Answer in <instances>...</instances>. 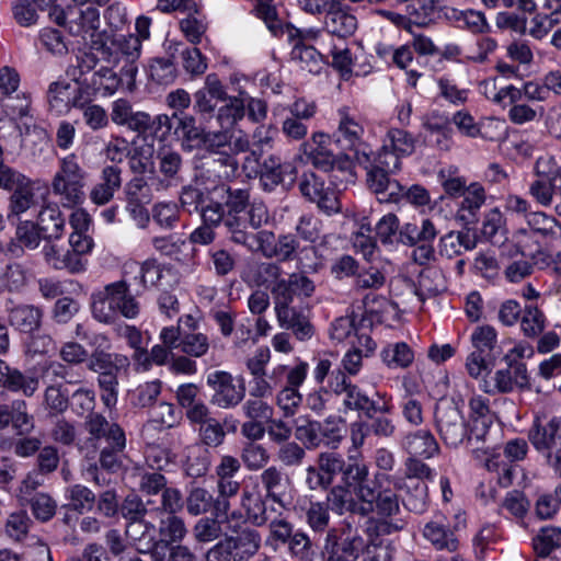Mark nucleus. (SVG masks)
<instances>
[{"label":"nucleus","instance_id":"nucleus-46","mask_svg":"<svg viewBox=\"0 0 561 561\" xmlns=\"http://www.w3.org/2000/svg\"><path fill=\"white\" fill-rule=\"evenodd\" d=\"M150 80L159 85L172 84L178 78L173 57H153L148 65Z\"/></svg>","mask_w":561,"mask_h":561},{"label":"nucleus","instance_id":"nucleus-29","mask_svg":"<svg viewBox=\"0 0 561 561\" xmlns=\"http://www.w3.org/2000/svg\"><path fill=\"white\" fill-rule=\"evenodd\" d=\"M159 172L162 178H153L152 185L154 191H167L173 185H176L180 180V173L183 168L182 156L173 150H162L158 154Z\"/></svg>","mask_w":561,"mask_h":561},{"label":"nucleus","instance_id":"nucleus-63","mask_svg":"<svg viewBox=\"0 0 561 561\" xmlns=\"http://www.w3.org/2000/svg\"><path fill=\"white\" fill-rule=\"evenodd\" d=\"M482 234L493 244L503 243L505 237V225L502 213L493 208L486 213L482 224Z\"/></svg>","mask_w":561,"mask_h":561},{"label":"nucleus","instance_id":"nucleus-55","mask_svg":"<svg viewBox=\"0 0 561 561\" xmlns=\"http://www.w3.org/2000/svg\"><path fill=\"white\" fill-rule=\"evenodd\" d=\"M291 59L299 62L302 70L317 75L323 68L322 55L312 46L297 43L291 50Z\"/></svg>","mask_w":561,"mask_h":561},{"label":"nucleus","instance_id":"nucleus-60","mask_svg":"<svg viewBox=\"0 0 561 561\" xmlns=\"http://www.w3.org/2000/svg\"><path fill=\"white\" fill-rule=\"evenodd\" d=\"M245 93L241 92L239 96L229 99V103L221 106L217 113V121L221 128H229L245 115Z\"/></svg>","mask_w":561,"mask_h":561},{"label":"nucleus","instance_id":"nucleus-52","mask_svg":"<svg viewBox=\"0 0 561 561\" xmlns=\"http://www.w3.org/2000/svg\"><path fill=\"white\" fill-rule=\"evenodd\" d=\"M561 187V175L545 181H534L529 185L530 196L541 206H552Z\"/></svg>","mask_w":561,"mask_h":561},{"label":"nucleus","instance_id":"nucleus-43","mask_svg":"<svg viewBox=\"0 0 561 561\" xmlns=\"http://www.w3.org/2000/svg\"><path fill=\"white\" fill-rule=\"evenodd\" d=\"M529 229L545 239L556 240L561 238V225L559 221L543 211H531L526 215Z\"/></svg>","mask_w":561,"mask_h":561},{"label":"nucleus","instance_id":"nucleus-58","mask_svg":"<svg viewBox=\"0 0 561 561\" xmlns=\"http://www.w3.org/2000/svg\"><path fill=\"white\" fill-rule=\"evenodd\" d=\"M330 519L329 505L324 502H310L305 510V522L316 534L328 533Z\"/></svg>","mask_w":561,"mask_h":561},{"label":"nucleus","instance_id":"nucleus-19","mask_svg":"<svg viewBox=\"0 0 561 561\" xmlns=\"http://www.w3.org/2000/svg\"><path fill=\"white\" fill-rule=\"evenodd\" d=\"M344 486L353 493H362L374 490L375 484L380 481H389L386 474H377L374 480L369 478V469L363 459L356 457H348L347 461L344 460V468L341 474Z\"/></svg>","mask_w":561,"mask_h":561},{"label":"nucleus","instance_id":"nucleus-56","mask_svg":"<svg viewBox=\"0 0 561 561\" xmlns=\"http://www.w3.org/2000/svg\"><path fill=\"white\" fill-rule=\"evenodd\" d=\"M39 379L36 376L23 374L16 368L10 367L3 388L11 392H22L25 397H33L38 390Z\"/></svg>","mask_w":561,"mask_h":561},{"label":"nucleus","instance_id":"nucleus-54","mask_svg":"<svg viewBox=\"0 0 561 561\" xmlns=\"http://www.w3.org/2000/svg\"><path fill=\"white\" fill-rule=\"evenodd\" d=\"M11 193L10 214L8 215L9 218L11 216H19L20 214L25 213L36 204L34 186L31 179H27Z\"/></svg>","mask_w":561,"mask_h":561},{"label":"nucleus","instance_id":"nucleus-48","mask_svg":"<svg viewBox=\"0 0 561 561\" xmlns=\"http://www.w3.org/2000/svg\"><path fill=\"white\" fill-rule=\"evenodd\" d=\"M234 536H228L236 550L241 558L253 557L261 547V535L257 530L251 527H244L234 531Z\"/></svg>","mask_w":561,"mask_h":561},{"label":"nucleus","instance_id":"nucleus-28","mask_svg":"<svg viewBox=\"0 0 561 561\" xmlns=\"http://www.w3.org/2000/svg\"><path fill=\"white\" fill-rule=\"evenodd\" d=\"M121 186L122 169L118 165H105L100 173L99 182L91 188L89 197L95 205H106L114 198Z\"/></svg>","mask_w":561,"mask_h":561},{"label":"nucleus","instance_id":"nucleus-1","mask_svg":"<svg viewBox=\"0 0 561 561\" xmlns=\"http://www.w3.org/2000/svg\"><path fill=\"white\" fill-rule=\"evenodd\" d=\"M91 310L99 322L111 323L117 314L126 319L137 318L140 304L131 295L129 285L125 280H118L91 295Z\"/></svg>","mask_w":561,"mask_h":561},{"label":"nucleus","instance_id":"nucleus-30","mask_svg":"<svg viewBox=\"0 0 561 561\" xmlns=\"http://www.w3.org/2000/svg\"><path fill=\"white\" fill-rule=\"evenodd\" d=\"M265 499L283 505L284 497L290 488V478L276 466L264 468L259 476Z\"/></svg>","mask_w":561,"mask_h":561},{"label":"nucleus","instance_id":"nucleus-33","mask_svg":"<svg viewBox=\"0 0 561 561\" xmlns=\"http://www.w3.org/2000/svg\"><path fill=\"white\" fill-rule=\"evenodd\" d=\"M438 234L434 222L428 218H422L405 222L399 230L398 241L408 247H415L419 243L433 242Z\"/></svg>","mask_w":561,"mask_h":561},{"label":"nucleus","instance_id":"nucleus-2","mask_svg":"<svg viewBox=\"0 0 561 561\" xmlns=\"http://www.w3.org/2000/svg\"><path fill=\"white\" fill-rule=\"evenodd\" d=\"M298 271L271 286L276 318L286 319L295 308L291 304L295 299L311 298L316 293L314 282L306 275L307 271H316L317 266L304 263V257L298 260Z\"/></svg>","mask_w":561,"mask_h":561},{"label":"nucleus","instance_id":"nucleus-39","mask_svg":"<svg viewBox=\"0 0 561 561\" xmlns=\"http://www.w3.org/2000/svg\"><path fill=\"white\" fill-rule=\"evenodd\" d=\"M83 427L89 434L87 444L92 447H100V434L105 433V431H107V434H112L113 440H118L121 436V426L107 421L103 414L98 412L85 416Z\"/></svg>","mask_w":561,"mask_h":561},{"label":"nucleus","instance_id":"nucleus-40","mask_svg":"<svg viewBox=\"0 0 561 561\" xmlns=\"http://www.w3.org/2000/svg\"><path fill=\"white\" fill-rule=\"evenodd\" d=\"M188 530L183 517L169 514L160 518L157 528V539L169 545L181 543L187 536Z\"/></svg>","mask_w":561,"mask_h":561},{"label":"nucleus","instance_id":"nucleus-17","mask_svg":"<svg viewBox=\"0 0 561 561\" xmlns=\"http://www.w3.org/2000/svg\"><path fill=\"white\" fill-rule=\"evenodd\" d=\"M366 548L364 538L357 530H343L340 535L330 529L325 537V550L344 561H356Z\"/></svg>","mask_w":561,"mask_h":561},{"label":"nucleus","instance_id":"nucleus-18","mask_svg":"<svg viewBox=\"0 0 561 561\" xmlns=\"http://www.w3.org/2000/svg\"><path fill=\"white\" fill-rule=\"evenodd\" d=\"M529 386L526 365H506L497 369L490 380H483L482 390L488 394L511 393L516 388L524 389Z\"/></svg>","mask_w":561,"mask_h":561},{"label":"nucleus","instance_id":"nucleus-32","mask_svg":"<svg viewBox=\"0 0 561 561\" xmlns=\"http://www.w3.org/2000/svg\"><path fill=\"white\" fill-rule=\"evenodd\" d=\"M324 12V27L331 35L346 38L356 31L357 19L341 4L333 3L329 9L327 8Z\"/></svg>","mask_w":561,"mask_h":561},{"label":"nucleus","instance_id":"nucleus-8","mask_svg":"<svg viewBox=\"0 0 561 561\" xmlns=\"http://www.w3.org/2000/svg\"><path fill=\"white\" fill-rule=\"evenodd\" d=\"M268 220L267 207L263 203H252L244 215H227L224 227L228 239L234 243L255 252L257 248V232L249 231L260 229Z\"/></svg>","mask_w":561,"mask_h":561},{"label":"nucleus","instance_id":"nucleus-25","mask_svg":"<svg viewBox=\"0 0 561 561\" xmlns=\"http://www.w3.org/2000/svg\"><path fill=\"white\" fill-rule=\"evenodd\" d=\"M331 138L324 133H314L312 137L300 145V152L318 169L329 171L335 163V156L329 148Z\"/></svg>","mask_w":561,"mask_h":561},{"label":"nucleus","instance_id":"nucleus-59","mask_svg":"<svg viewBox=\"0 0 561 561\" xmlns=\"http://www.w3.org/2000/svg\"><path fill=\"white\" fill-rule=\"evenodd\" d=\"M405 12L413 24L425 26L434 20L437 2L436 0H412L407 4Z\"/></svg>","mask_w":561,"mask_h":561},{"label":"nucleus","instance_id":"nucleus-53","mask_svg":"<svg viewBox=\"0 0 561 561\" xmlns=\"http://www.w3.org/2000/svg\"><path fill=\"white\" fill-rule=\"evenodd\" d=\"M381 358L389 368H408L414 359L412 348L404 342L387 345L381 351Z\"/></svg>","mask_w":561,"mask_h":561},{"label":"nucleus","instance_id":"nucleus-61","mask_svg":"<svg viewBox=\"0 0 561 561\" xmlns=\"http://www.w3.org/2000/svg\"><path fill=\"white\" fill-rule=\"evenodd\" d=\"M240 458L249 471H257L265 468L270 461L267 449L257 443H244Z\"/></svg>","mask_w":561,"mask_h":561},{"label":"nucleus","instance_id":"nucleus-20","mask_svg":"<svg viewBox=\"0 0 561 561\" xmlns=\"http://www.w3.org/2000/svg\"><path fill=\"white\" fill-rule=\"evenodd\" d=\"M469 424H471V433L474 435L477 444L474 449L488 454L491 446L486 445V442L492 425L489 400L481 396H474L469 400Z\"/></svg>","mask_w":561,"mask_h":561},{"label":"nucleus","instance_id":"nucleus-22","mask_svg":"<svg viewBox=\"0 0 561 561\" xmlns=\"http://www.w3.org/2000/svg\"><path fill=\"white\" fill-rule=\"evenodd\" d=\"M11 426L18 435H27L34 427V416L28 413V405L23 399L0 403V431Z\"/></svg>","mask_w":561,"mask_h":561},{"label":"nucleus","instance_id":"nucleus-35","mask_svg":"<svg viewBox=\"0 0 561 561\" xmlns=\"http://www.w3.org/2000/svg\"><path fill=\"white\" fill-rule=\"evenodd\" d=\"M402 445L413 457L428 459L439 453V445L428 430H419L407 434Z\"/></svg>","mask_w":561,"mask_h":561},{"label":"nucleus","instance_id":"nucleus-57","mask_svg":"<svg viewBox=\"0 0 561 561\" xmlns=\"http://www.w3.org/2000/svg\"><path fill=\"white\" fill-rule=\"evenodd\" d=\"M184 501L187 514L194 517L208 513L214 505L213 494L202 486L191 488Z\"/></svg>","mask_w":561,"mask_h":561},{"label":"nucleus","instance_id":"nucleus-3","mask_svg":"<svg viewBox=\"0 0 561 561\" xmlns=\"http://www.w3.org/2000/svg\"><path fill=\"white\" fill-rule=\"evenodd\" d=\"M265 546L274 551L285 546L295 561H316L318 557V547L310 536L302 529H296L286 518H274L270 523Z\"/></svg>","mask_w":561,"mask_h":561},{"label":"nucleus","instance_id":"nucleus-50","mask_svg":"<svg viewBox=\"0 0 561 561\" xmlns=\"http://www.w3.org/2000/svg\"><path fill=\"white\" fill-rule=\"evenodd\" d=\"M69 394L61 383H53L45 388L43 407L51 416L64 414L69 407Z\"/></svg>","mask_w":561,"mask_h":561},{"label":"nucleus","instance_id":"nucleus-41","mask_svg":"<svg viewBox=\"0 0 561 561\" xmlns=\"http://www.w3.org/2000/svg\"><path fill=\"white\" fill-rule=\"evenodd\" d=\"M215 158L207 162V168L205 169L203 175L207 174L209 179L213 175L214 181L219 182V184L233 179L237 174L239 165L233 154L228 153L226 150L219 153H215Z\"/></svg>","mask_w":561,"mask_h":561},{"label":"nucleus","instance_id":"nucleus-62","mask_svg":"<svg viewBox=\"0 0 561 561\" xmlns=\"http://www.w3.org/2000/svg\"><path fill=\"white\" fill-rule=\"evenodd\" d=\"M88 368L96 374H103L110 370H115L128 364L127 357L121 355H113L104 351L95 350L88 357Z\"/></svg>","mask_w":561,"mask_h":561},{"label":"nucleus","instance_id":"nucleus-27","mask_svg":"<svg viewBox=\"0 0 561 561\" xmlns=\"http://www.w3.org/2000/svg\"><path fill=\"white\" fill-rule=\"evenodd\" d=\"M422 534L436 550L454 552L458 549L459 540L444 516H437L427 522Z\"/></svg>","mask_w":561,"mask_h":561},{"label":"nucleus","instance_id":"nucleus-11","mask_svg":"<svg viewBox=\"0 0 561 561\" xmlns=\"http://www.w3.org/2000/svg\"><path fill=\"white\" fill-rule=\"evenodd\" d=\"M257 248L255 252H260L266 259H275L278 262H289L299 260L304 255L308 259L310 255L316 254L313 247L302 248L299 251V243L296 237L291 233L276 236L268 230L257 231Z\"/></svg>","mask_w":561,"mask_h":561},{"label":"nucleus","instance_id":"nucleus-31","mask_svg":"<svg viewBox=\"0 0 561 561\" xmlns=\"http://www.w3.org/2000/svg\"><path fill=\"white\" fill-rule=\"evenodd\" d=\"M45 241L58 240L66 228V218L57 203L42 206L35 222Z\"/></svg>","mask_w":561,"mask_h":561},{"label":"nucleus","instance_id":"nucleus-38","mask_svg":"<svg viewBox=\"0 0 561 561\" xmlns=\"http://www.w3.org/2000/svg\"><path fill=\"white\" fill-rule=\"evenodd\" d=\"M214 193L222 201L227 215L242 214L250 208V193L244 188H233L224 183L214 186Z\"/></svg>","mask_w":561,"mask_h":561},{"label":"nucleus","instance_id":"nucleus-14","mask_svg":"<svg viewBox=\"0 0 561 561\" xmlns=\"http://www.w3.org/2000/svg\"><path fill=\"white\" fill-rule=\"evenodd\" d=\"M344 457L340 453L323 451L317 456L316 463L306 469L305 482L309 490H328L335 477L342 474Z\"/></svg>","mask_w":561,"mask_h":561},{"label":"nucleus","instance_id":"nucleus-64","mask_svg":"<svg viewBox=\"0 0 561 561\" xmlns=\"http://www.w3.org/2000/svg\"><path fill=\"white\" fill-rule=\"evenodd\" d=\"M533 546L539 557L549 556L554 549L561 546V528L543 527L534 537Z\"/></svg>","mask_w":561,"mask_h":561},{"label":"nucleus","instance_id":"nucleus-5","mask_svg":"<svg viewBox=\"0 0 561 561\" xmlns=\"http://www.w3.org/2000/svg\"><path fill=\"white\" fill-rule=\"evenodd\" d=\"M328 388L334 394L343 396L342 404L345 412L356 411L365 416H370L371 413L390 414L392 412V405L386 394L376 392V396L382 400L379 404L359 386L353 383L341 369L331 373Z\"/></svg>","mask_w":561,"mask_h":561},{"label":"nucleus","instance_id":"nucleus-36","mask_svg":"<svg viewBox=\"0 0 561 561\" xmlns=\"http://www.w3.org/2000/svg\"><path fill=\"white\" fill-rule=\"evenodd\" d=\"M124 536L131 548L138 553L144 552L157 539V526L153 522L144 518L124 525Z\"/></svg>","mask_w":561,"mask_h":561},{"label":"nucleus","instance_id":"nucleus-4","mask_svg":"<svg viewBox=\"0 0 561 561\" xmlns=\"http://www.w3.org/2000/svg\"><path fill=\"white\" fill-rule=\"evenodd\" d=\"M434 423L439 438L447 447L458 448L466 444L473 453L478 451L474 449L477 444L471 433V424L454 402L442 400L436 403Z\"/></svg>","mask_w":561,"mask_h":561},{"label":"nucleus","instance_id":"nucleus-49","mask_svg":"<svg viewBox=\"0 0 561 561\" xmlns=\"http://www.w3.org/2000/svg\"><path fill=\"white\" fill-rule=\"evenodd\" d=\"M186 12L187 16L180 21V30L190 43L199 44L207 31L205 15L199 12L195 2L194 9Z\"/></svg>","mask_w":561,"mask_h":561},{"label":"nucleus","instance_id":"nucleus-24","mask_svg":"<svg viewBox=\"0 0 561 561\" xmlns=\"http://www.w3.org/2000/svg\"><path fill=\"white\" fill-rule=\"evenodd\" d=\"M110 118L113 124L137 133L146 134L149 123V114L142 111H134L130 101L119 98L112 102Z\"/></svg>","mask_w":561,"mask_h":561},{"label":"nucleus","instance_id":"nucleus-37","mask_svg":"<svg viewBox=\"0 0 561 561\" xmlns=\"http://www.w3.org/2000/svg\"><path fill=\"white\" fill-rule=\"evenodd\" d=\"M43 311L32 305H20L9 311V323L22 333H32L41 327Z\"/></svg>","mask_w":561,"mask_h":561},{"label":"nucleus","instance_id":"nucleus-45","mask_svg":"<svg viewBox=\"0 0 561 561\" xmlns=\"http://www.w3.org/2000/svg\"><path fill=\"white\" fill-rule=\"evenodd\" d=\"M473 352L495 359L500 354L496 330L491 325L477 327L471 334Z\"/></svg>","mask_w":561,"mask_h":561},{"label":"nucleus","instance_id":"nucleus-13","mask_svg":"<svg viewBox=\"0 0 561 561\" xmlns=\"http://www.w3.org/2000/svg\"><path fill=\"white\" fill-rule=\"evenodd\" d=\"M206 382L213 390L210 402L220 409H233L245 397L243 381L236 382L233 376L228 371L215 370L207 375Z\"/></svg>","mask_w":561,"mask_h":561},{"label":"nucleus","instance_id":"nucleus-34","mask_svg":"<svg viewBox=\"0 0 561 561\" xmlns=\"http://www.w3.org/2000/svg\"><path fill=\"white\" fill-rule=\"evenodd\" d=\"M153 190L154 186L152 185V182L149 184L142 176L133 178L128 183H126L124 188L128 208H130L133 213L138 211L142 215L146 221L149 220V216L142 206L152 201Z\"/></svg>","mask_w":561,"mask_h":561},{"label":"nucleus","instance_id":"nucleus-9","mask_svg":"<svg viewBox=\"0 0 561 561\" xmlns=\"http://www.w3.org/2000/svg\"><path fill=\"white\" fill-rule=\"evenodd\" d=\"M180 205L187 214H198L202 222L219 227L225 224L227 211L213 188L202 190L193 185L182 187Z\"/></svg>","mask_w":561,"mask_h":561},{"label":"nucleus","instance_id":"nucleus-15","mask_svg":"<svg viewBox=\"0 0 561 561\" xmlns=\"http://www.w3.org/2000/svg\"><path fill=\"white\" fill-rule=\"evenodd\" d=\"M368 420L358 419L348 426L350 439L355 449L364 446L366 438L373 434L379 438H391L397 432L396 422L389 414L371 413Z\"/></svg>","mask_w":561,"mask_h":561},{"label":"nucleus","instance_id":"nucleus-26","mask_svg":"<svg viewBox=\"0 0 561 561\" xmlns=\"http://www.w3.org/2000/svg\"><path fill=\"white\" fill-rule=\"evenodd\" d=\"M561 438V417L553 416L548 420L537 419L528 432L531 445L541 454L548 453Z\"/></svg>","mask_w":561,"mask_h":561},{"label":"nucleus","instance_id":"nucleus-42","mask_svg":"<svg viewBox=\"0 0 561 561\" xmlns=\"http://www.w3.org/2000/svg\"><path fill=\"white\" fill-rule=\"evenodd\" d=\"M176 119L175 134H180L182 149L187 152L197 150L205 130L196 125V119L192 115L183 114Z\"/></svg>","mask_w":561,"mask_h":561},{"label":"nucleus","instance_id":"nucleus-16","mask_svg":"<svg viewBox=\"0 0 561 561\" xmlns=\"http://www.w3.org/2000/svg\"><path fill=\"white\" fill-rule=\"evenodd\" d=\"M299 191L308 201L316 203L318 208L327 215L341 210L336 192L325 186L324 181L313 172H306L299 180Z\"/></svg>","mask_w":561,"mask_h":561},{"label":"nucleus","instance_id":"nucleus-6","mask_svg":"<svg viewBox=\"0 0 561 561\" xmlns=\"http://www.w3.org/2000/svg\"><path fill=\"white\" fill-rule=\"evenodd\" d=\"M95 49L101 53L105 62L113 67H122V75L126 79V88L133 91L136 88L138 73L137 61L142 49L138 38H134V34L114 36L110 44L101 43L100 46H95Z\"/></svg>","mask_w":561,"mask_h":561},{"label":"nucleus","instance_id":"nucleus-44","mask_svg":"<svg viewBox=\"0 0 561 561\" xmlns=\"http://www.w3.org/2000/svg\"><path fill=\"white\" fill-rule=\"evenodd\" d=\"M267 500L268 499H265V496H254L249 491L242 492L241 506L244 508L247 518L248 520L251 522L252 525L256 527H262L266 524L270 525V523L273 520L270 519V516L267 514Z\"/></svg>","mask_w":561,"mask_h":561},{"label":"nucleus","instance_id":"nucleus-51","mask_svg":"<svg viewBox=\"0 0 561 561\" xmlns=\"http://www.w3.org/2000/svg\"><path fill=\"white\" fill-rule=\"evenodd\" d=\"M404 489L407 496L403 500L404 506L414 513H423L428 504V488L425 481H405Z\"/></svg>","mask_w":561,"mask_h":561},{"label":"nucleus","instance_id":"nucleus-47","mask_svg":"<svg viewBox=\"0 0 561 561\" xmlns=\"http://www.w3.org/2000/svg\"><path fill=\"white\" fill-rule=\"evenodd\" d=\"M382 482L380 481L379 484L373 486L374 500L371 502L374 512L382 517H391L400 512L399 497L394 491L382 488Z\"/></svg>","mask_w":561,"mask_h":561},{"label":"nucleus","instance_id":"nucleus-21","mask_svg":"<svg viewBox=\"0 0 561 561\" xmlns=\"http://www.w3.org/2000/svg\"><path fill=\"white\" fill-rule=\"evenodd\" d=\"M368 190L380 203H399L404 195V187L399 181L390 178V172L380 169L365 168Z\"/></svg>","mask_w":561,"mask_h":561},{"label":"nucleus","instance_id":"nucleus-12","mask_svg":"<svg viewBox=\"0 0 561 561\" xmlns=\"http://www.w3.org/2000/svg\"><path fill=\"white\" fill-rule=\"evenodd\" d=\"M339 126L334 133L335 142L343 149L354 153L359 165L368 168L371 162V149L363 140L364 127L352 116L346 108L339 111Z\"/></svg>","mask_w":561,"mask_h":561},{"label":"nucleus","instance_id":"nucleus-10","mask_svg":"<svg viewBox=\"0 0 561 561\" xmlns=\"http://www.w3.org/2000/svg\"><path fill=\"white\" fill-rule=\"evenodd\" d=\"M49 18L59 26H64L71 36L85 41L100 27V11L94 5L69 4L66 8L53 7Z\"/></svg>","mask_w":561,"mask_h":561},{"label":"nucleus","instance_id":"nucleus-23","mask_svg":"<svg viewBox=\"0 0 561 561\" xmlns=\"http://www.w3.org/2000/svg\"><path fill=\"white\" fill-rule=\"evenodd\" d=\"M455 218L463 227H474L480 219V209L486 201L484 187L473 182L468 185L467 191L460 196Z\"/></svg>","mask_w":561,"mask_h":561},{"label":"nucleus","instance_id":"nucleus-7","mask_svg":"<svg viewBox=\"0 0 561 561\" xmlns=\"http://www.w3.org/2000/svg\"><path fill=\"white\" fill-rule=\"evenodd\" d=\"M87 172L79 164L75 153L59 161V169L51 180V192L58 196L64 207L73 208L81 205L85 198Z\"/></svg>","mask_w":561,"mask_h":561}]
</instances>
